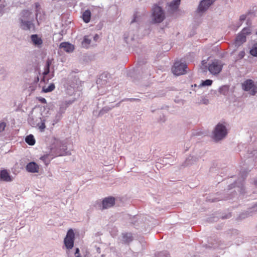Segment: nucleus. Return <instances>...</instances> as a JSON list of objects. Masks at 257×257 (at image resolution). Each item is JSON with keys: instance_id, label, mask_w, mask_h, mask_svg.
<instances>
[{"instance_id": "5", "label": "nucleus", "mask_w": 257, "mask_h": 257, "mask_svg": "<svg viewBox=\"0 0 257 257\" xmlns=\"http://www.w3.org/2000/svg\"><path fill=\"white\" fill-rule=\"evenodd\" d=\"M75 234L72 229H69L64 238V242L68 249H72L74 246Z\"/></svg>"}, {"instance_id": "14", "label": "nucleus", "mask_w": 257, "mask_h": 257, "mask_svg": "<svg viewBox=\"0 0 257 257\" xmlns=\"http://www.w3.org/2000/svg\"><path fill=\"white\" fill-rule=\"evenodd\" d=\"M31 40L35 45L40 46L43 43V41L41 38H39L36 34L31 36Z\"/></svg>"}, {"instance_id": "11", "label": "nucleus", "mask_w": 257, "mask_h": 257, "mask_svg": "<svg viewBox=\"0 0 257 257\" xmlns=\"http://www.w3.org/2000/svg\"><path fill=\"white\" fill-rule=\"evenodd\" d=\"M60 47L63 48L67 52H71L74 49V46L68 42H63L60 45Z\"/></svg>"}, {"instance_id": "16", "label": "nucleus", "mask_w": 257, "mask_h": 257, "mask_svg": "<svg viewBox=\"0 0 257 257\" xmlns=\"http://www.w3.org/2000/svg\"><path fill=\"white\" fill-rule=\"evenodd\" d=\"M246 41V36L242 34L238 35L235 40V44L239 45Z\"/></svg>"}, {"instance_id": "13", "label": "nucleus", "mask_w": 257, "mask_h": 257, "mask_svg": "<svg viewBox=\"0 0 257 257\" xmlns=\"http://www.w3.org/2000/svg\"><path fill=\"white\" fill-rule=\"evenodd\" d=\"M181 0H173L168 5V10L170 11H173L177 10L180 4Z\"/></svg>"}, {"instance_id": "15", "label": "nucleus", "mask_w": 257, "mask_h": 257, "mask_svg": "<svg viewBox=\"0 0 257 257\" xmlns=\"http://www.w3.org/2000/svg\"><path fill=\"white\" fill-rule=\"evenodd\" d=\"M91 18V12L87 10L84 12L82 15V19L84 22L87 23L90 22Z\"/></svg>"}, {"instance_id": "26", "label": "nucleus", "mask_w": 257, "mask_h": 257, "mask_svg": "<svg viewBox=\"0 0 257 257\" xmlns=\"http://www.w3.org/2000/svg\"><path fill=\"white\" fill-rule=\"evenodd\" d=\"M6 126V123L4 122H0V133L3 132Z\"/></svg>"}, {"instance_id": "30", "label": "nucleus", "mask_w": 257, "mask_h": 257, "mask_svg": "<svg viewBox=\"0 0 257 257\" xmlns=\"http://www.w3.org/2000/svg\"><path fill=\"white\" fill-rule=\"evenodd\" d=\"M75 254H79V249L78 248H77L76 249V251H75Z\"/></svg>"}, {"instance_id": "9", "label": "nucleus", "mask_w": 257, "mask_h": 257, "mask_svg": "<svg viewBox=\"0 0 257 257\" xmlns=\"http://www.w3.org/2000/svg\"><path fill=\"white\" fill-rule=\"evenodd\" d=\"M115 203V198L113 197H108L104 198L102 201L103 208L111 207Z\"/></svg>"}, {"instance_id": "3", "label": "nucleus", "mask_w": 257, "mask_h": 257, "mask_svg": "<svg viewBox=\"0 0 257 257\" xmlns=\"http://www.w3.org/2000/svg\"><path fill=\"white\" fill-rule=\"evenodd\" d=\"M223 67L221 62L218 60H214L208 66L209 71L213 75L219 74Z\"/></svg>"}, {"instance_id": "33", "label": "nucleus", "mask_w": 257, "mask_h": 257, "mask_svg": "<svg viewBox=\"0 0 257 257\" xmlns=\"http://www.w3.org/2000/svg\"><path fill=\"white\" fill-rule=\"evenodd\" d=\"M76 257H81L79 254L76 255Z\"/></svg>"}, {"instance_id": "37", "label": "nucleus", "mask_w": 257, "mask_h": 257, "mask_svg": "<svg viewBox=\"0 0 257 257\" xmlns=\"http://www.w3.org/2000/svg\"><path fill=\"white\" fill-rule=\"evenodd\" d=\"M254 183H255V184H256V185H257V181H255L254 182Z\"/></svg>"}, {"instance_id": "19", "label": "nucleus", "mask_w": 257, "mask_h": 257, "mask_svg": "<svg viewBox=\"0 0 257 257\" xmlns=\"http://www.w3.org/2000/svg\"><path fill=\"white\" fill-rule=\"evenodd\" d=\"M55 88V85L54 83H51L49 85L48 87L47 88L43 87V91L44 92H49L52 91Z\"/></svg>"}, {"instance_id": "22", "label": "nucleus", "mask_w": 257, "mask_h": 257, "mask_svg": "<svg viewBox=\"0 0 257 257\" xmlns=\"http://www.w3.org/2000/svg\"><path fill=\"white\" fill-rule=\"evenodd\" d=\"M250 53L253 56H257V46H253L250 50Z\"/></svg>"}, {"instance_id": "8", "label": "nucleus", "mask_w": 257, "mask_h": 257, "mask_svg": "<svg viewBox=\"0 0 257 257\" xmlns=\"http://www.w3.org/2000/svg\"><path fill=\"white\" fill-rule=\"evenodd\" d=\"M0 179L5 182H11L13 180V178L8 170L4 169L0 172Z\"/></svg>"}, {"instance_id": "18", "label": "nucleus", "mask_w": 257, "mask_h": 257, "mask_svg": "<svg viewBox=\"0 0 257 257\" xmlns=\"http://www.w3.org/2000/svg\"><path fill=\"white\" fill-rule=\"evenodd\" d=\"M25 141L28 144L31 146H33L35 144V140L32 135L27 136L25 139Z\"/></svg>"}, {"instance_id": "2", "label": "nucleus", "mask_w": 257, "mask_h": 257, "mask_svg": "<svg viewBox=\"0 0 257 257\" xmlns=\"http://www.w3.org/2000/svg\"><path fill=\"white\" fill-rule=\"evenodd\" d=\"M152 16L154 21L156 23L162 22L165 18V14L160 7L154 6L152 9Z\"/></svg>"}, {"instance_id": "29", "label": "nucleus", "mask_w": 257, "mask_h": 257, "mask_svg": "<svg viewBox=\"0 0 257 257\" xmlns=\"http://www.w3.org/2000/svg\"><path fill=\"white\" fill-rule=\"evenodd\" d=\"M23 13L26 14V15H30V13L29 11H27V10H26V11H23Z\"/></svg>"}, {"instance_id": "36", "label": "nucleus", "mask_w": 257, "mask_h": 257, "mask_svg": "<svg viewBox=\"0 0 257 257\" xmlns=\"http://www.w3.org/2000/svg\"><path fill=\"white\" fill-rule=\"evenodd\" d=\"M42 127H43V128L45 127V125H44V126H40V128H42Z\"/></svg>"}, {"instance_id": "1", "label": "nucleus", "mask_w": 257, "mask_h": 257, "mask_svg": "<svg viewBox=\"0 0 257 257\" xmlns=\"http://www.w3.org/2000/svg\"><path fill=\"white\" fill-rule=\"evenodd\" d=\"M227 130L224 125L219 123L216 126L213 132V139L217 141L221 140L227 135Z\"/></svg>"}, {"instance_id": "6", "label": "nucleus", "mask_w": 257, "mask_h": 257, "mask_svg": "<svg viewBox=\"0 0 257 257\" xmlns=\"http://www.w3.org/2000/svg\"><path fill=\"white\" fill-rule=\"evenodd\" d=\"M242 88L245 91H249L251 95H254L257 92V86L254 84L253 81L251 79L245 81L242 84Z\"/></svg>"}, {"instance_id": "39", "label": "nucleus", "mask_w": 257, "mask_h": 257, "mask_svg": "<svg viewBox=\"0 0 257 257\" xmlns=\"http://www.w3.org/2000/svg\"><path fill=\"white\" fill-rule=\"evenodd\" d=\"M98 37V36L96 35L95 36V37H94V38L95 39V37Z\"/></svg>"}, {"instance_id": "12", "label": "nucleus", "mask_w": 257, "mask_h": 257, "mask_svg": "<svg viewBox=\"0 0 257 257\" xmlns=\"http://www.w3.org/2000/svg\"><path fill=\"white\" fill-rule=\"evenodd\" d=\"M21 26L23 30H30L32 28H34V24L30 21H25L21 20Z\"/></svg>"}, {"instance_id": "28", "label": "nucleus", "mask_w": 257, "mask_h": 257, "mask_svg": "<svg viewBox=\"0 0 257 257\" xmlns=\"http://www.w3.org/2000/svg\"><path fill=\"white\" fill-rule=\"evenodd\" d=\"M245 18H246V17H245V15H242V16H241L240 17V20L241 21H244V20L245 19Z\"/></svg>"}, {"instance_id": "7", "label": "nucleus", "mask_w": 257, "mask_h": 257, "mask_svg": "<svg viewBox=\"0 0 257 257\" xmlns=\"http://www.w3.org/2000/svg\"><path fill=\"white\" fill-rule=\"evenodd\" d=\"M215 0H203L202 1L198 8L199 12H203L206 11L209 7L213 4Z\"/></svg>"}, {"instance_id": "40", "label": "nucleus", "mask_w": 257, "mask_h": 257, "mask_svg": "<svg viewBox=\"0 0 257 257\" xmlns=\"http://www.w3.org/2000/svg\"><path fill=\"white\" fill-rule=\"evenodd\" d=\"M256 34H257V32H256Z\"/></svg>"}, {"instance_id": "32", "label": "nucleus", "mask_w": 257, "mask_h": 257, "mask_svg": "<svg viewBox=\"0 0 257 257\" xmlns=\"http://www.w3.org/2000/svg\"><path fill=\"white\" fill-rule=\"evenodd\" d=\"M240 55H241V56L242 57H243V56H244V52H243V51H242V52H241V53H240Z\"/></svg>"}, {"instance_id": "21", "label": "nucleus", "mask_w": 257, "mask_h": 257, "mask_svg": "<svg viewBox=\"0 0 257 257\" xmlns=\"http://www.w3.org/2000/svg\"><path fill=\"white\" fill-rule=\"evenodd\" d=\"M123 241L125 242H129L133 240V237L131 234L126 233L123 236Z\"/></svg>"}, {"instance_id": "25", "label": "nucleus", "mask_w": 257, "mask_h": 257, "mask_svg": "<svg viewBox=\"0 0 257 257\" xmlns=\"http://www.w3.org/2000/svg\"><path fill=\"white\" fill-rule=\"evenodd\" d=\"M241 34H242L243 35H245L246 36V35L249 34L250 33V30L249 28H244L242 31H241Z\"/></svg>"}, {"instance_id": "27", "label": "nucleus", "mask_w": 257, "mask_h": 257, "mask_svg": "<svg viewBox=\"0 0 257 257\" xmlns=\"http://www.w3.org/2000/svg\"><path fill=\"white\" fill-rule=\"evenodd\" d=\"M38 99L39 101L40 102H41V103H44V104L47 103V101L45 98H44L43 97H39Z\"/></svg>"}, {"instance_id": "24", "label": "nucleus", "mask_w": 257, "mask_h": 257, "mask_svg": "<svg viewBox=\"0 0 257 257\" xmlns=\"http://www.w3.org/2000/svg\"><path fill=\"white\" fill-rule=\"evenodd\" d=\"M212 81L210 79H207L202 83L203 86H210L212 84Z\"/></svg>"}, {"instance_id": "38", "label": "nucleus", "mask_w": 257, "mask_h": 257, "mask_svg": "<svg viewBox=\"0 0 257 257\" xmlns=\"http://www.w3.org/2000/svg\"><path fill=\"white\" fill-rule=\"evenodd\" d=\"M135 21V20L134 19L133 21H132V23H133Z\"/></svg>"}, {"instance_id": "17", "label": "nucleus", "mask_w": 257, "mask_h": 257, "mask_svg": "<svg viewBox=\"0 0 257 257\" xmlns=\"http://www.w3.org/2000/svg\"><path fill=\"white\" fill-rule=\"evenodd\" d=\"M229 87L228 85H223L219 89V92L220 94L226 95L229 92Z\"/></svg>"}, {"instance_id": "31", "label": "nucleus", "mask_w": 257, "mask_h": 257, "mask_svg": "<svg viewBox=\"0 0 257 257\" xmlns=\"http://www.w3.org/2000/svg\"><path fill=\"white\" fill-rule=\"evenodd\" d=\"M5 7L4 5H0V10H2Z\"/></svg>"}, {"instance_id": "4", "label": "nucleus", "mask_w": 257, "mask_h": 257, "mask_svg": "<svg viewBox=\"0 0 257 257\" xmlns=\"http://www.w3.org/2000/svg\"><path fill=\"white\" fill-rule=\"evenodd\" d=\"M187 65L185 63L176 62L172 67V71L176 75H183L187 72Z\"/></svg>"}, {"instance_id": "23", "label": "nucleus", "mask_w": 257, "mask_h": 257, "mask_svg": "<svg viewBox=\"0 0 257 257\" xmlns=\"http://www.w3.org/2000/svg\"><path fill=\"white\" fill-rule=\"evenodd\" d=\"M91 40L89 39L88 36H85L83 41V44L88 45L90 44Z\"/></svg>"}, {"instance_id": "34", "label": "nucleus", "mask_w": 257, "mask_h": 257, "mask_svg": "<svg viewBox=\"0 0 257 257\" xmlns=\"http://www.w3.org/2000/svg\"><path fill=\"white\" fill-rule=\"evenodd\" d=\"M42 127H43V128L45 127V125H44V126H40V128H42Z\"/></svg>"}, {"instance_id": "35", "label": "nucleus", "mask_w": 257, "mask_h": 257, "mask_svg": "<svg viewBox=\"0 0 257 257\" xmlns=\"http://www.w3.org/2000/svg\"><path fill=\"white\" fill-rule=\"evenodd\" d=\"M42 127H43V128L45 127V125H44V126H40V128H42Z\"/></svg>"}, {"instance_id": "20", "label": "nucleus", "mask_w": 257, "mask_h": 257, "mask_svg": "<svg viewBox=\"0 0 257 257\" xmlns=\"http://www.w3.org/2000/svg\"><path fill=\"white\" fill-rule=\"evenodd\" d=\"M51 64H52L51 60L48 59L46 62V69H45L44 72H43L44 75H47L49 73L50 66L51 65Z\"/></svg>"}, {"instance_id": "10", "label": "nucleus", "mask_w": 257, "mask_h": 257, "mask_svg": "<svg viewBox=\"0 0 257 257\" xmlns=\"http://www.w3.org/2000/svg\"><path fill=\"white\" fill-rule=\"evenodd\" d=\"M26 170L29 172L38 173L39 170V167L36 163L32 162L27 165Z\"/></svg>"}]
</instances>
